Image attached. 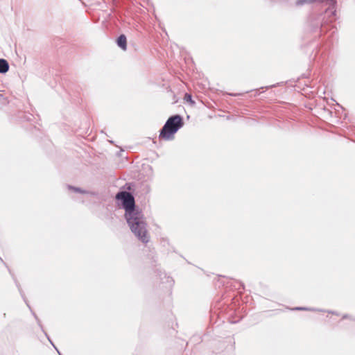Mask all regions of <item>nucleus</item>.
Returning a JSON list of instances; mask_svg holds the SVG:
<instances>
[{
	"mask_svg": "<svg viewBox=\"0 0 355 355\" xmlns=\"http://www.w3.org/2000/svg\"><path fill=\"white\" fill-rule=\"evenodd\" d=\"M116 198L122 201L125 210L127 223L134 234L142 242L147 243L149 240L146 229V223L143 214L135 208L133 196L127 191H121L116 194Z\"/></svg>",
	"mask_w": 355,
	"mask_h": 355,
	"instance_id": "f257e3e1",
	"label": "nucleus"
},
{
	"mask_svg": "<svg viewBox=\"0 0 355 355\" xmlns=\"http://www.w3.org/2000/svg\"><path fill=\"white\" fill-rule=\"evenodd\" d=\"M295 310H307V309L304 307H297L295 309Z\"/></svg>",
	"mask_w": 355,
	"mask_h": 355,
	"instance_id": "6e6552de",
	"label": "nucleus"
},
{
	"mask_svg": "<svg viewBox=\"0 0 355 355\" xmlns=\"http://www.w3.org/2000/svg\"><path fill=\"white\" fill-rule=\"evenodd\" d=\"M117 45L123 51L127 49V39L125 35H121L117 40Z\"/></svg>",
	"mask_w": 355,
	"mask_h": 355,
	"instance_id": "20e7f679",
	"label": "nucleus"
},
{
	"mask_svg": "<svg viewBox=\"0 0 355 355\" xmlns=\"http://www.w3.org/2000/svg\"><path fill=\"white\" fill-rule=\"evenodd\" d=\"M70 189H73L75 191H78V192H82L81 190L78 188H75V187H69Z\"/></svg>",
	"mask_w": 355,
	"mask_h": 355,
	"instance_id": "0eeeda50",
	"label": "nucleus"
},
{
	"mask_svg": "<svg viewBox=\"0 0 355 355\" xmlns=\"http://www.w3.org/2000/svg\"><path fill=\"white\" fill-rule=\"evenodd\" d=\"M184 98L186 101L190 102L191 104H194V101L192 100L191 95L186 94Z\"/></svg>",
	"mask_w": 355,
	"mask_h": 355,
	"instance_id": "423d86ee",
	"label": "nucleus"
},
{
	"mask_svg": "<svg viewBox=\"0 0 355 355\" xmlns=\"http://www.w3.org/2000/svg\"><path fill=\"white\" fill-rule=\"evenodd\" d=\"M183 125L182 119L180 115L170 117L162 128L159 138L170 140L173 135Z\"/></svg>",
	"mask_w": 355,
	"mask_h": 355,
	"instance_id": "f03ea898",
	"label": "nucleus"
},
{
	"mask_svg": "<svg viewBox=\"0 0 355 355\" xmlns=\"http://www.w3.org/2000/svg\"><path fill=\"white\" fill-rule=\"evenodd\" d=\"M9 69V65L6 60L0 59V73H6Z\"/></svg>",
	"mask_w": 355,
	"mask_h": 355,
	"instance_id": "39448f33",
	"label": "nucleus"
},
{
	"mask_svg": "<svg viewBox=\"0 0 355 355\" xmlns=\"http://www.w3.org/2000/svg\"><path fill=\"white\" fill-rule=\"evenodd\" d=\"M315 1H319L324 3L325 6H328L325 10V14L329 16V21L332 22L336 19V1L334 0H297L295 2L296 6H302L306 3H310Z\"/></svg>",
	"mask_w": 355,
	"mask_h": 355,
	"instance_id": "7ed1b4c3",
	"label": "nucleus"
}]
</instances>
